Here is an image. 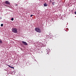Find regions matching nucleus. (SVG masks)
I'll return each instance as SVG.
<instances>
[{"label": "nucleus", "mask_w": 76, "mask_h": 76, "mask_svg": "<svg viewBox=\"0 0 76 76\" xmlns=\"http://www.w3.org/2000/svg\"><path fill=\"white\" fill-rule=\"evenodd\" d=\"M35 31H36L37 32H39V33H41V29H40L39 28H35Z\"/></svg>", "instance_id": "obj_1"}, {"label": "nucleus", "mask_w": 76, "mask_h": 76, "mask_svg": "<svg viewBox=\"0 0 76 76\" xmlns=\"http://www.w3.org/2000/svg\"><path fill=\"white\" fill-rule=\"evenodd\" d=\"M12 32L14 33H18V29L16 28H14L12 29Z\"/></svg>", "instance_id": "obj_2"}, {"label": "nucleus", "mask_w": 76, "mask_h": 76, "mask_svg": "<svg viewBox=\"0 0 76 76\" xmlns=\"http://www.w3.org/2000/svg\"><path fill=\"white\" fill-rule=\"evenodd\" d=\"M22 43L24 45H28V43L22 41Z\"/></svg>", "instance_id": "obj_3"}, {"label": "nucleus", "mask_w": 76, "mask_h": 76, "mask_svg": "<svg viewBox=\"0 0 76 76\" xmlns=\"http://www.w3.org/2000/svg\"><path fill=\"white\" fill-rule=\"evenodd\" d=\"M5 2L6 4H9V5L10 4V2H9L8 1H6Z\"/></svg>", "instance_id": "obj_4"}, {"label": "nucleus", "mask_w": 76, "mask_h": 76, "mask_svg": "<svg viewBox=\"0 0 76 76\" xmlns=\"http://www.w3.org/2000/svg\"><path fill=\"white\" fill-rule=\"evenodd\" d=\"M47 6H48L47 4H46L45 3L44 4V7H47Z\"/></svg>", "instance_id": "obj_5"}, {"label": "nucleus", "mask_w": 76, "mask_h": 76, "mask_svg": "<svg viewBox=\"0 0 76 76\" xmlns=\"http://www.w3.org/2000/svg\"><path fill=\"white\" fill-rule=\"evenodd\" d=\"M3 42H2V41H1V40L0 39V44H2Z\"/></svg>", "instance_id": "obj_6"}, {"label": "nucleus", "mask_w": 76, "mask_h": 76, "mask_svg": "<svg viewBox=\"0 0 76 76\" xmlns=\"http://www.w3.org/2000/svg\"><path fill=\"white\" fill-rule=\"evenodd\" d=\"M54 4H55V1L53 2H52V4H53V5H54Z\"/></svg>", "instance_id": "obj_7"}, {"label": "nucleus", "mask_w": 76, "mask_h": 76, "mask_svg": "<svg viewBox=\"0 0 76 76\" xmlns=\"http://www.w3.org/2000/svg\"><path fill=\"white\" fill-rule=\"evenodd\" d=\"M45 53L46 54V55H47V54H48V55H49V53H48L47 52H46Z\"/></svg>", "instance_id": "obj_8"}, {"label": "nucleus", "mask_w": 76, "mask_h": 76, "mask_svg": "<svg viewBox=\"0 0 76 76\" xmlns=\"http://www.w3.org/2000/svg\"><path fill=\"white\" fill-rule=\"evenodd\" d=\"M48 38H51V35L49 36Z\"/></svg>", "instance_id": "obj_9"}, {"label": "nucleus", "mask_w": 76, "mask_h": 76, "mask_svg": "<svg viewBox=\"0 0 76 76\" xmlns=\"http://www.w3.org/2000/svg\"><path fill=\"white\" fill-rule=\"evenodd\" d=\"M11 20H14V18H12L11 19Z\"/></svg>", "instance_id": "obj_10"}, {"label": "nucleus", "mask_w": 76, "mask_h": 76, "mask_svg": "<svg viewBox=\"0 0 76 76\" xmlns=\"http://www.w3.org/2000/svg\"><path fill=\"white\" fill-rule=\"evenodd\" d=\"M7 66H9L11 68V66L9 65H7Z\"/></svg>", "instance_id": "obj_11"}, {"label": "nucleus", "mask_w": 76, "mask_h": 76, "mask_svg": "<svg viewBox=\"0 0 76 76\" xmlns=\"http://www.w3.org/2000/svg\"><path fill=\"white\" fill-rule=\"evenodd\" d=\"M1 26H3V24H1Z\"/></svg>", "instance_id": "obj_12"}, {"label": "nucleus", "mask_w": 76, "mask_h": 76, "mask_svg": "<svg viewBox=\"0 0 76 76\" xmlns=\"http://www.w3.org/2000/svg\"><path fill=\"white\" fill-rule=\"evenodd\" d=\"M11 68H12V69H15V68L14 67H11Z\"/></svg>", "instance_id": "obj_13"}, {"label": "nucleus", "mask_w": 76, "mask_h": 76, "mask_svg": "<svg viewBox=\"0 0 76 76\" xmlns=\"http://www.w3.org/2000/svg\"><path fill=\"white\" fill-rule=\"evenodd\" d=\"M32 16H33V15H30L31 17H32Z\"/></svg>", "instance_id": "obj_14"}, {"label": "nucleus", "mask_w": 76, "mask_h": 76, "mask_svg": "<svg viewBox=\"0 0 76 76\" xmlns=\"http://www.w3.org/2000/svg\"><path fill=\"white\" fill-rule=\"evenodd\" d=\"M50 2H51V3H52V1H51V0H50Z\"/></svg>", "instance_id": "obj_15"}, {"label": "nucleus", "mask_w": 76, "mask_h": 76, "mask_svg": "<svg viewBox=\"0 0 76 76\" xmlns=\"http://www.w3.org/2000/svg\"><path fill=\"white\" fill-rule=\"evenodd\" d=\"M75 15H76V11H75Z\"/></svg>", "instance_id": "obj_16"}, {"label": "nucleus", "mask_w": 76, "mask_h": 76, "mask_svg": "<svg viewBox=\"0 0 76 76\" xmlns=\"http://www.w3.org/2000/svg\"><path fill=\"white\" fill-rule=\"evenodd\" d=\"M15 6H18V5L17 4H16V5H15Z\"/></svg>", "instance_id": "obj_17"}, {"label": "nucleus", "mask_w": 76, "mask_h": 76, "mask_svg": "<svg viewBox=\"0 0 76 76\" xmlns=\"http://www.w3.org/2000/svg\"><path fill=\"white\" fill-rule=\"evenodd\" d=\"M52 1H54L55 0H52Z\"/></svg>", "instance_id": "obj_18"}, {"label": "nucleus", "mask_w": 76, "mask_h": 76, "mask_svg": "<svg viewBox=\"0 0 76 76\" xmlns=\"http://www.w3.org/2000/svg\"><path fill=\"white\" fill-rule=\"evenodd\" d=\"M0 19H1V18H0Z\"/></svg>", "instance_id": "obj_19"}, {"label": "nucleus", "mask_w": 76, "mask_h": 76, "mask_svg": "<svg viewBox=\"0 0 76 76\" xmlns=\"http://www.w3.org/2000/svg\"><path fill=\"white\" fill-rule=\"evenodd\" d=\"M46 38H47V37H46Z\"/></svg>", "instance_id": "obj_20"}]
</instances>
